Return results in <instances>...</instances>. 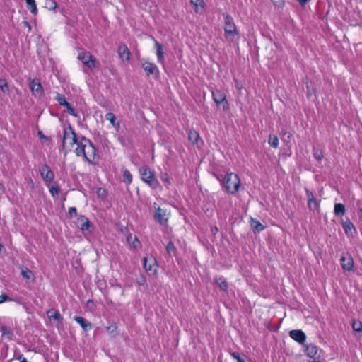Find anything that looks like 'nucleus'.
<instances>
[{"instance_id": "obj_24", "label": "nucleus", "mask_w": 362, "mask_h": 362, "mask_svg": "<svg viewBox=\"0 0 362 362\" xmlns=\"http://www.w3.org/2000/svg\"><path fill=\"white\" fill-rule=\"evenodd\" d=\"M305 354L310 358H314L317 354V347L314 344H308L305 346Z\"/></svg>"}, {"instance_id": "obj_34", "label": "nucleus", "mask_w": 362, "mask_h": 362, "mask_svg": "<svg viewBox=\"0 0 362 362\" xmlns=\"http://www.w3.org/2000/svg\"><path fill=\"white\" fill-rule=\"evenodd\" d=\"M55 100L61 106L68 105V102L66 101L65 96L62 94L57 93Z\"/></svg>"}, {"instance_id": "obj_14", "label": "nucleus", "mask_w": 362, "mask_h": 362, "mask_svg": "<svg viewBox=\"0 0 362 362\" xmlns=\"http://www.w3.org/2000/svg\"><path fill=\"white\" fill-rule=\"evenodd\" d=\"M117 52L122 62H129L130 52L125 44H122L118 47Z\"/></svg>"}, {"instance_id": "obj_57", "label": "nucleus", "mask_w": 362, "mask_h": 362, "mask_svg": "<svg viewBox=\"0 0 362 362\" xmlns=\"http://www.w3.org/2000/svg\"><path fill=\"white\" fill-rule=\"evenodd\" d=\"M308 362H322V361H316V360H313V361H308Z\"/></svg>"}, {"instance_id": "obj_8", "label": "nucleus", "mask_w": 362, "mask_h": 362, "mask_svg": "<svg viewBox=\"0 0 362 362\" xmlns=\"http://www.w3.org/2000/svg\"><path fill=\"white\" fill-rule=\"evenodd\" d=\"M77 58L88 69H93L95 67V58L90 52L86 51H81L78 53Z\"/></svg>"}, {"instance_id": "obj_36", "label": "nucleus", "mask_w": 362, "mask_h": 362, "mask_svg": "<svg viewBox=\"0 0 362 362\" xmlns=\"http://www.w3.org/2000/svg\"><path fill=\"white\" fill-rule=\"evenodd\" d=\"M64 107H66V112H68L69 115L75 117H78V113L75 111L74 108L69 103H68V105H65Z\"/></svg>"}, {"instance_id": "obj_32", "label": "nucleus", "mask_w": 362, "mask_h": 362, "mask_svg": "<svg viewBox=\"0 0 362 362\" xmlns=\"http://www.w3.org/2000/svg\"><path fill=\"white\" fill-rule=\"evenodd\" d=\"M28 9L33 14L37 13V8L35 0H25Z\"/></svg>"}, {"instance_id": "obj_53", "label": "nucleus", "mask_w": 362, "mask_h": 362, "mask_svg": "<svg viewBox=\"0 0 362 362\" xmlns=\"http://www.w3.org/2000/svg\"><path fill=\"white\" fill-rule=\"evenodd\" d=\"M38 134H39V136H40V138H45V139L46 138V136L42 134V132H38Z\"/></svg>"}, {"instance_id": "obj_41", "label": "nucleus", "mask_w": 362, "mask_h": 362, "mask_svg": "<svg viewBox=\"0 0 362 362\" xmlns=\"http://www.w3.org/2000/svg\"><path fill=\"white\" fill-rule=\"evenodd\" d=\"M252 226L257 232L262 230L264 228V226L261 224L259 221H255L254 223L252 224Z\"/></svg>"}, {"instance_id": "obj_20", "label": "nucleus", "mask_w": 362, "mask_h": 362, "mask_svg": "<svg viewBox=\"0 0 362 362\" xmlns=\"http://www.w3.org/2000/svg\"><path fill=\"white\" fill-rule=\"evenodd\" d=\"M78 223H81V225L78 226V228L82 231L89 230L91 224L88 218L84 216H80L78 218Z\"/></svg>"}, {"instance_id": "obj_43", "label": "nucleus", "mask_w": 362, "mask_h": 362, "mask_svg": "<svg viewBox=\"0 0 362 362\" xmlns=\"http://www.w3.org/2000/svg\"><path fill=\"white\" fill-rule=\"evenodd\" d=\"M352 327L356 332L362 331V325L360 322H354L352 324Z\"/></svg>"}, {"instance_id": "obj_6", "label": "nucleus", "mask_w": 362, "mask_h": 362, "mask_svg": "<svg viewBox=\"0 0 362 362\" xmlns=\"http://www.w3.org/2000/svg\"><path fill=\"white\" fill-rule=\"evenodd\" d=\"M79 140L80 137L76 136L74 131L70 126L64 128L63 134V146H64L66 144H69L71 146L76 144V147H78Z\"/></svg>"}, {"instance_id": "obj_7", "label": "nucleus", "mask_w": 362, "mask_h": 362, "mask_svg": "<svg viewBox=\"0 0 362 362\" xmlns=\"http://www.w3.org/2000/svg\"><path fill=\"white\" fill-rule=\"evenodd\" d=\"M212 97L217 105H221L223 111L229 109V103L226 99V94L219 89L211 91Z\"/></svg>"}, {"instance_id": "obj_28", "label": "nucleus", "mask_w": 362, "mask_h": 362, "mask_svg": "<svg viewBox=\"0 0 362 362\" xmlns=\"http://www.w3.org/2000/svg\"><path fill=\"white\" fill-rule=\"evenodd\" d=\"M47 313L49 318L51 320H61L62 319L58 310H49Z\"/></svg>"}, {"instance_id": "obj_37", "label": "nucleus", "mask_w": 362, "mask_h": 362, "mask_svg": "<svg viewBox=\"0 0 362 362\" xmlns=\"http://www.w3.org/2000/svg\"><path fill=\"white\" fill-rule=\"evenodd\" d=\"M313 156L317 160L320 161L323 158V153L321 150L314 148Z\"/></svg>"}, {"instance_id": "obj_58", "label": "nucleus", "mask_w": 362, "mask_h": 362, "mask_svg": "<svg viewBox=\"0 0 362 362\" xmlns=\"http://www.w3.org/2000/svg\"><path fill=\"white\" fill-rule=\"evenodd\" d=\"M89 303H93V301L91 300H88L87 302V305H88Z\"/></svg>"}, {"instance_id": "obj_35", "label": "nucleus", "mask_w": 362, "mask_h": 362, "mask_svg": "<svg viewBox=\"0 0 362 362\" xmlns=\"http://www.w3.org/2000/svg\"><path fill=\"white\" fill-rule=\"evenodd\" d=\"M160 180L164 182L165 186L168 188L170 185V177L167 173H162L160 175Z\"/></svg>"}, {"instance_id": "obj_31", "label": "nucleus", "mask_w": 362, "mask_h": 362, "mask_svg": "<svg viewBox=\"0 0 362 362\" xmlns=\"http://www.w3.org/2000/svg\"><path fill=\"white\" fill-rule=\"evenodd\" d=\"M21 274L23 278L28 281L33 279L34 274L33 272L28 268H24L23 269H22Z\"/></svg>"}, {"instance_id": "obj_16", "label": "nucleus", "mask_w": 362, "mask_h": 362, "mask_svg": "<svg viewBox=\"0 0 362 362\" xmlns=\"http://www.w3.org/2000/svg\"><path fill=\"white\" fill-rule=\"evenodd\" d=\"M30 88L35 95H41L43 93L42 85L38 81L33 80L30 83Z\"/></svg>"}, {"instance_id": "obj_27", "label": "nucleus", "mask_w": 362, "mask_h": 362, "mask_svg": "<svg viewBox=\"0 0 362 362\" xmlns=\"http://www.w3.org/2000/svg\"><path fill=\"white\" fill-rule=\"evenodd\" d=\"M334 211L336 216H342L345 214V206L343 204L337 203L334 204Z\"/></svg>"}, {"instance_id": "obj_54", "label": "nucleus", "mask_w": 362, "mask_h": 362, "mask_svg": "<svg viewBox=\"0 0 362 362\" xmlns=\"http://www.w3.org/2000/svg\"><path fill=\"white\" fill-rule=\"evenodd\" d=\"M144 279H143L141 281H138V284L140 285H143L144 284Z\"/></svg>"}, {"instance_id": "obj_47", "label": "nucleus", "mask_w": 362, "mask_h": 362, "mask_svg": "<svg viewBox=\"0 0 362 362\" xmlns=\"http://www.w3.org/2000/svg\"><path fill=\"white\" fill-rule=\"evenodd\" d=\"M273 4L278 7H282L284 5V0H273Z\"/></svg>"}, {"instance_id": "obj_29", "label": "nucleus", "mask_w": 362, "mask_h": 362, "mask_svg": "<svg viewBox=\"0 0 362 362\" xmlns=\"http://www.w3.org/2000/svg\"><path fill=\"white\" fill-rule=\"evenodd\" d=\"M216 282L222 291H227L228 284L223 277L221 276V277L216 278Z\"/></svg>"}, {"instance_id": "obj_2", "label": "nucleus", "mask_w": 362, "mask_h": 362, "mask_svg": "<svg viewBox=\"0 0 362 362\" xmlns=\"http://www.w3.org/2000/svg\"><path fill=\"white\" fill-rule=\"evenodd\" d=\"M216 178L229 194H235L240 187V178L235 173H228L222 178L220 176H216Z\"/></svg>"}, {"instance_id": "obj_19", "label": "nucleus", "mask_w": 362, "mask_h": 362, "mask_svg": "<svg viewBox=\"0 0 362 362\" xmlns=\"http://www.w3.org/2000/svg\"><path fill=\"white\" fill-rule=\"evenodd\" d=\"M197 13H203L204 11L205 3L204 0H190Z\"/></svg>"}, {"instance_id": "obj_18", "label": "nucleus", "mask_w": 362, "mask_h": 362, "mask_svg": "<svg viewBox=\"0 0 362 362\" xmlns=\"http://www.w3.org/2000/svg\"><path fill=\"white\" fill-rule=\"evenodd\" d=\"M0 331L1 332V339L3 340L11 341L13 337V332L8 329L6 326L4 325H0Z\"/></svg>"}, {"instance_id": "obj_21", "label": "nucleus", "mask_w": 362, "mask_h": 362, "mask_svg": "<svg viewBox=\"0 0 362 362\" xmlns=\"http://www.w3.org/2000/svg\"><path fill=\"white\" fill-rule=\"evenodd\" d=\"M127 241L131 248L137 249L141 247L140 241L136 236L133 237L132 234L127 236Z\"/></svg>"}, {"instance_id": "obj_1", "label": "nucleus", "mask_w": 362, "mask_h": 362, "mask_svg": "<svg viewBox=\"0 0 362 362\" xmlns=\"http://www.w3.org/2000/svg\"><path fill=\"white\" fill-rule=\"evenodd\" d=\"M77 156H83L90 164L93 163V160L97 156V151L91 141L84 136H81L78 141V147L74 149Z\"/></svg>"}, {"instance_id": "obj_40", "label": "nucleus", "mask_w": 362, "mask_h": 362, "mask_svg": "<svg viewBox=\"0 0 362 362\" xmlns=\"http://www.w3.org/2000/svg\"><path fill=\"white\" fill-rule=\"evenodd\" d=\"M14 300L9 297L7 294L6 293H2L0 295V304L4 303V302H11V301H13Z\"/></svg>"}, {"instance_id": "obj_60", "label": "nucleus", "mask_w": 362, "mask_h": 362, "mask_svg": "<svg viewBox=\"0 0 362 362\" xmlns=\"http://www.w3.org/2000/svg\"><path fill=\"white\" fill-rule=\"evenodd\" d=\"M218 228L216 227L215 229H214V231H217Z\"/></svg>"}, {"instance_id": "obj_52", "label": "nucleus", "mask_w": 362, "mask_h": 362, "mask_svg": "<svg viewBox=\"0 0 362 362\" xmlns=\"http://www.w3.org/2000/svg\"><path fill=\"white\" fill-rule=\"evenodd\" d=\"M4 192V187L0 183V194H3Z\"/></svg>"}, {"instance_id": "obj_5", "label": "nucleus", "mask_w": 362, "mask_h": 362, "mask_svg": "<svg viewBox=\"0 0 362 362\" xmlns=\"http://www.w3.org/2000/svg\"><path fill=\"white\" fill-rule=\"evenodd\" d=\"M224 17V33L226 38L233 37L238 34L236 26L233 18L228 14H223Z\"/></svg>"}, {"instance_id": "obj_46", "label": "nucleus", "mask_w": 362, "mask_h": 362, "mask_svg": "<svg viewBox=\"0 0 362 362\" xmlns=\"http://www.w3.org/2000/svg\"><path fill=\"white\" fill-rule=\"evenodd\" d=\"M69 215L71 217L76 216V215H77V209H76V208L74 207V206L70 207L69 209Z\"/></svg>"}, {"instance_id": "obj_10", "label": "nucleus", "mask_w": 362, "mask_h": 362, "mask_svg": "<svg viewBox=\"0 0 362 362\" xmlns=\"http://www.w3.org/2000/svg\"><path fill=\"white\" fill-rule=\"evenodd\" d=\"M155 213L154 218L160 225H165L168 220V214L166 209H163L160 206H156V204L154 203Z\"/></svg>"}, {"instance_id": "obj_26", "label": "nucleus", "mask_w": 362, "mask_h": 362, "mask_svg": "<svg viewBox=\"0 0 362 362\" xmlns=\"http://www.w3.org/2000/svg\"><path fill=\"white\" fill-rule=\"evenodd\" d=\"M188 138H189V140L193 144H197L199 140L200 139L199 134L195 130H189V132H188Z\"/></svg>"}, {"instance_id": "obj_11", "label": "nucleus", "mask_w": 362, "mask_h": 362, "mask_svg": "<svg viewBox=\"0 0 362 362\" xmlns=\"http://www.w3.org/2000/svg\"><path fill=\"white\" fill-rule=\"evenodd\" d=\"M142 68L146 71V74L148 76L151 75H153L154 76H158L159 74V70L158 66L149 62H144L142 63Z\"/></svg>"}, {"instance_id": "obj_12", "label": "nucleus", "mask_w": 362, "mask_h": 362, "mask_svg": "<svg viewBox=\"0 0 362 362\" xmlns=\"http://www.w3.org/2000/svg\"><path fill=\"white\" fill-rule=\"evenodd\" d=\"M340 262L343 269L349 272L353 269L354 259L350 255H342Z\"/></svg>"}, {"instance_id": "obj_42", "label": "nucleus", "mask_w": 362, "mask_h": 362, "mask_svg": "<svg viewBox=\"0 0 362 362\" xmlns=\"http://www.w3.org/2000/svg\"><path fill=\"white\" fill-rule=\"evenodd\" d=\"M231 356L237 361V362H245V361L240 357L238 352L230 353Z\"/></svg>"}, {"instance_id": "obj_25", "label": "nucleus", "mask_w": 362, "mask_h": 362, "mask_svg": "<svg viewBox=\"0 0 362 362\" xmlns=\"http://www.w3.org/2000/svg\"><path fill=\"white\" fill-rule=\"evenodd\" d=\"M155 45L156 47V55L158 58V62L159 63H163L164 61V53L163 51V46L156 40H155Z\"/></svg>"}, {"instance_id": "obj_59", "label": "nucleus", "mask_w": 362, "mask_h": 362, "mask_svg": "<svg viewBox=\"0 0 362 362\" xmlns=\"http://www.w3.org/2000/svg\"><path fill=\"white\" fill-rule=\"evenodd\" d=\"M218 228L216 227L215 229H214V231H217Z\"/></svg>"}, {"instance_id": "obj_38", "label": "nucleus", "mask_w": 362, "mask_h": 362, "mask_svg": "<svg viewBox=\"0 0 362 362\" xmlns=\"http://www.w3.org/2000/svg\"><path fill=\"white\" fill-rule=\"evenodd\" d=\"M0 88L3 93H6L8 90V83L4 78H0Z\"/></svg>"}, {"instance_id": "obj_22", "label": "nucleus", "mask_w": 362, "mask_h": 362, "mask_svg": "<svg viewBox=\"0 0 362 362\" xmlns=\"http://www.w3.org/2000/svg\"><path fill=\"white\" fill-rule=\"evenodd\" d=\"M341 224L345 233L347 235H353V233L355 232L353 223L349 220H346L343 221Z\"/></svg>"}, {"instance_id": "obj_13", "label": "nucleus", "mask_w": 362, "mask_h": 362, "mask_svg": "<svg viewBox=\"0 0 362 362\" xmlns=\"http://www.w3.org/2000/svg\"><path fill=\"white\" fill-rule=\"evenodd\" d=\"M289 336L291 339L298 342L299 344H303L306 340L305 334L300 329H294L290 331Z\"/></svg>"}, {"instance_id": "obj_51", "label": "nucleus", "mask_w": 362, "mask_h": 362, "mask_svg": "<svg viewBox=\"0 0 362 362\" xmlns=\"http://www.w3.org/2000/svg\"><path fill=\"white\" fill-rule=\"evenodd\" d=\"M272 141H273V139H272V134H269L268 136V144L272 146Z\"/></svg>"}, {"instance_id": "obj_50", "label": "nucleus", "mask_w": 362, "mask_h": 362, "mask_svg": "<svg viewBox=\"0 0 362 362\" xmlns=\"http://www.w3.org/2000/svg\"><path fill=\"white\" fill-rule=\"evenodd\" d=\"M272 141H273V139H272V134H269L268 136V144L272 146Z\"/></svg>"}, {"instance_id": "obj_55", "label": "nucleus", "mask_w": 362, "mask_h": 362, "mask_svg": "<svg viewBox=\"0 0 362 362\" xmlns=\"http://www.w3.org/2000/svg\"><path fill=\"white\" fill-rule=\"evenodd\" d=\"M20 362H28L25 358H22Z\"/></svg>"}, {"instance_id": "obj_30", "label": "nucleus", "mask_w": 362, "mask_h": 362, "mask_svg": "<svg viewBox=\"0 0 362 362\" xmlns=\"http://www.w3.org/2000/svg\"><path fill=\"white\" fill-rule=\"evenodd\" d=\"M122 177L123 181L127 185H129L132 182V175L127 169L122 170Z\"/></svg>"}, {"instance_id": "obj_39", "label": "nucleus", "mask_w": 362, "mask_h": 362, "mask_svg": "<svg viewBox=\"0 0 362 362\" xmlns=\"http://www.w3.org/2000/svg\"><path fill=\"white\" fill-rule=\"evenodd\" d=\"M48 187L49 188V192L53 197L58 194L60 192V189L57 185H49Z\"/></svg>"}, {"instance_id": "obj_23", "label": "nucleus", "mask_w": 362, "mask_h": 362, "mask_svg": "<svg viewBox=\"0 0 362 362\" xmlns=\"http://www.w3.org/2000/svg\"><path fill=\"white\" fill-rule=\"evenodd\" d=\"M105 117L107 120L110 121L112 127H114L117 130H119L120 128V124L116 121V117L112 112H107Z\"/></svg>"}, {"instance_id": "obj_33", "label": "nucleus", "mask_w": 362, "mask_h": 362, "mask_svg": "<svg viewBox=\"0 0 362 362\" xmlns=\"http://www.w3.org/2000/svg\"><path fill=\"white\" fill-rule=\"evenodd\" d=\"M166 251L170 256H175L177 249L173 242L170 241L166 245Z\"/></svg>"}, {"instance_id": "obj_9", "label": "nucleus", "mask_w": 362, "mask_h": 362, "mask_svg": "<svg viewBox=\"0 0 362 362\" xmlns=\"http://www.w3.org/2000/svg\"><path fill=\"white\" fill-rule=\"evenodd\" d=\"M39 171L42 180L46 183L47 186H49L50 183L54 180V173L47 164L41 165L39 167Z\"/></svg>"}, {"instance_id": "obj_56", "label": "nucleus", "mask_w": 362, "mask_h": 362, "mask_svg": "<svg viewBox=\"0 0 362 362\" xmlns=\"http://www.w3.org/2000/svg\"><path fill=\"white\" fill-rule=\"evenodd\" d=\"M359 216L362 218V208L359 211Z\"/></svg>"}, {"instance_id": "obj_4", "label": "nucleus", "mask_w": 362, "mask_h": 362, "mask_svg": "<svg viewBox=\"0 0 362 362\" xmlns=\"http://www.w3.org/2000/svg\"><path fill=\"white\" fill-rule=\"evenodd\" d=\"M143 266L146 270V272L149 276H153L156 274L158 265L156 259L153 255H149L143 258Z\"/></svg>"}, {"instance_id": "obj_15", "label": "nucleus", "mask_w": 362, "mask_h": 362, "mask_svg": "<svg viewBox=\"0 0 362 362\" xmlns=\"http://www.w3.org/2000/svg\"><path fill=\"white\" fill-rule=\"evenodd\" d=\"M306 196L308 199V206L310 210H317L319 208V203L315 198L312 192L306 189Z\"/></svg>"}, {"instance_id": "obj_44", "label": "nucleus", "mask_w": 362, "mask_h": 362, "mask_svg": "<svg viewBox=\"0 0 362 362\" xmlns=\"http://www.w3.org/2000/svg\"><path fill=\"white\" fill-rule=\"evenodd\" d=\"M57 6V3L53 0H49L46 2V6L49 9H54L56 8Z\"/></svg>"}, {"instance_id": "obj_3", "label": "nucleus", "mask_w": 362, "mask_h": 362, "mask_svg": "<svg viewBox=\"0 0 362 362\" xmlns=\"http://www.w3.org/2000/svg\"><path fill=\"white\" fill-rule=\"evenodd\" d=\"M141 178L143 182L146 183L151 188L157 189L160 187V182L148 166L143 165L139 169Z\"/></svg>"}, {"instance_id": "obj_45", "label": "nucleus", "mask_w": 362, "mask_h": 362, "mask_svg": "<svg viewBox=\"0 0 362 362\" xmlns=\"http://www.w3.org/2000/svg\"><path fill=\"white\" fill-rule=\"evenodd\" d=\"M106 331L109 333H114L117 329V326L115 324L110 325L106 327Z\"/></svg>"}, {"instance_id": "obj_49", "label": "nucleus", "mask_w": 362, "mask_h": 362, "mask_svg": "<svg viewBox=\"0 0 362 362\" xmlns=\"http://www.w3.org/2000/svg\"><path fill=\"white\" fill-rule=\"evenodd\" d=\"M301 6H305L309 0H296Z\"/></svg>"}, {"instance_id": "obj_17", "label": "nucleus", "mask_w": 362, "mask_h": 362, "mask_svg": "<svg viewBox=\"0 0 362 362\" xmlns=\"http://www.w3.org/2000/svg\"><path fill=\"white\" fill-rule=\"evenodd\" d=\"M74 320L78 323L84 331H88L92 328L91 324L81 316H74Z\"/></svg>"}, {"instance_id": "obj_48", "label": "nucleus", "mask_w": 362, "mask_h": 362, "mask_svg": "<svg viewBox=\"0 0 362 362\" xmlns=\"http://www.w3.org/2000/svg\"><path fill=\"white\" fill-rule=\"evenodd\" d=\"M279 144L278 138L276 136H273V148H276Z\"/></svg>"}]
</instances>
